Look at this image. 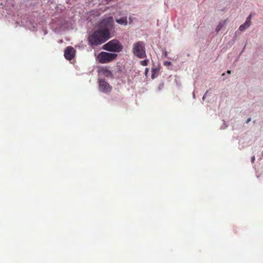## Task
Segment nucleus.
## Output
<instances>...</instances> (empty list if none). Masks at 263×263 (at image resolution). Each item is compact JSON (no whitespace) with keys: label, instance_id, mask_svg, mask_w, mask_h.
I'll return each mask as SVG.
<instances>
[{"label":"nucleus","instance_id":"obj_17","mask_svg":"<svg viewBox=\"0 0 263 263\" xmlns=\"http://www.w3.org/2000/svg\"><path fill=\"white\" fill-rule=\"evenodd\" d=\"M205 96V94H204V96H203V99H204Z\"/></svg>","mask_w":263,"mask_h":263},{"label":"nucleus","instance_id":"obj_12","mask_svg":"<svg viewBox=\"0 0 263 263\" xmlns=\"http://www.w3.org/2000/svg\"><path fill=\"white\" fill-rule=\"evenodd\" d=\"M155 71V69H152V77L153 79H154L155 78V73H154Z\"/></svg>","mask_w":263,"mask_h":263},{"label":"nucleus","instance_id":"obj_16","mask_svg":"<svg viewBox=\"0 0 263 263\" xmlns=\"http://www.w3.org/2000/svg\"><path fill=\"white\" fill-rule=\"evenodd\" d=\"M147 71H148V69H147V68H146V69H145V72H147Z\"/></svg>","mask_w":263,"mask_h":263},{"label":"nucleus","instance_id":"obj_2","mask_svg":"<svg viewBox=\"0 0 263 263\" xmlns=\"http://www.w3.org/2000/svg\"><path fill=\"white\" fill-rule=\"evenodd\" d=\"M133 54L140 59L146 57L145 44L143 41H139L133 44Z\"/></svg>","mask_w":263,"mask_h":263},{"label":"nucleus","instance_id":"obj_7","mask_svg":"<svg viewBox=\"0 0 263 263\" xmlns=\"http://www.w3.org/2000/svg\"><path fill=\"white\" fill-rule=\"evenodd\" d=\"M251 14H250L248 17L247 18L246 22L241 25L239 28V29L241 31H243L245 30L247 28H248L251 24Z\"/></svg>","mask_w":263,"mask_h":263},{"label":"nucleus","instance_id":"obj_13","mask_svg":"<svg viewBox=\"0 0 263 263\" xmlns=\"http://www.w3.org/2000/svg\"><path fill=\"white\" fill-rule=\"evenodd\" d=\"M251 120V118H249L247 119V121H246V123H249Z\"/></svg>","mask_w":263,"mask_h":263},{"label":"nucleus","instance_id":"obj_3","mask_svg":"<svg viewBox=\"0 0 263 263\" xmlns=\"http://www.w3.org/2000/svg\"><path fill=\"white\" fill-rule=\"evenodd\" d=\"M102 49L111 52H119L122 50L123 46L118 40L114 39L104 44Z\"/></svg>","mask_w":263,"mask_h":263},{"label":"nucleus","instance_id":"obj_4","mask_svg":"<svg viewBox=\"0 0 263 263\" xmlns=\"http://www.w3.org/2000/svg\"><path fill=\"white\" fill-rule=\"evenodd\" d=\"M117 57V54L101 51L97 55V60L99 63L105 64L111 62Z\"/></svg>","mask_w":263,"mask_h":263},{"label":"nucleus","instance_id":"obj_8","mask_svg":"<svg viewBox=\"0 0 263 263\" xmlns=\"http://www.w3.org/2000/svg\"><path fill=\"white\" fill-rule=\"evenodd\" d=\"M100 73L106 77H111L112 76L111 72L107 68L103 67L99 71Z\"/></svg>","mask_w":263,"mask_h":263},{"label":"nucleus","instance_id":"obj_10","mask_svg":"<svg viewBox=\"0 0 263 263\" xmlns=\"http://www.w3.org/2000/svg\"><path fill=\"white\" fill-rule=\"evenodd\" d=\"M226 22V20H225L224 21H221L219 23L218 25H217V26L216 27V31L217 32H218L221 29V28L224 26V25H225Z\"/></svg>","mask_w":263,"mask_h":263},{"label":"nucleus","instance_id":"obj_6","mask_svg":"<svg viewBox=\"0 0 263 263\" xmlns=\"http://www.w3.org/2000/svg\"><path fill=\"white\" fill-rule=\"evenodd\" d=\"M76 50L71 46L67 47L64 52V57L68 60H72L75 55Z\"/></svg>","mask_w":263,"mask_h":263},{"label":"nucleus","instance_id":"obj_11","mask_svg":"<svg viewBox=\"0 0 263 263\" xmlns=\"http://www.w3.org/2000/svg\"><path fill=\"white\" fill-rule=\"evenodd\" d=\"M148 60H144L140 61V64L141 65L145 66L148 64Z\"/></svg>","mask_w":263,"mask_h":263},{"label":"nucleus","instance_id":"obj_5","mask_svg":"<svg viewBox=\"0 0 263 263\" xmlns=\"http://www.w3.org/2000/svg\"><path fill=\"white\" fill-rule=\"evenodd\" d=\"M99 89L100 91L108 93L111 90L112 87L104 80H99Z\"/></svg>","mask_w":263,"mask_h":263},{"label":"nucleus","instance_id":"obj_9","mask_svg":"<svg viewBox=\"0 0 263 263\" xmlns=\"http://www.w3.org/2000/svg\"><path fill=\"white\" fill-rule=\"evenodd\" d=\"M116 22L121 25H126L127 24V20L126 17H121L119 19H117Z\"/></svg>","mask_w":263,"mask_h":263},{"label":"nucleus","instance_id":"obj_15","mask_svg":"<svg viewBox=\"0 0 263 263\" xmlns=\"http://www.w3.org/2000/svg\"><path fill=\"white\" fill-rule=\"evenodd\" d=\"M227 73H229V74L231 73V71L230 70H228L227 71Z\"/></svg>","mask_w":263,"mask_h":263},{"label":"nucleus","instance_id":"obj_14","mask_svg":"<svg viewBox=\"0 0 263 263\" xmlns=\"http://www.w3.org/2000/svg\"><path fill=\"white\" fill-rule=\"evenodd\" d=\"M254 160H255V158H254V157H252V162H253V161H254Z\"/></svg>","mask_w":263,"mask_h":263},{"label":"nucleus","instance_id":"obj_1","mask_svg":"<svg viewBox=\"0 0 263 263\" xmlns=\"http://www.w3.org/2000/svg\"><path fill=\"white\" fill-rule=\"evenodd\" d=\"M112 17L103 19L99 24L98 29L88 36L89 44L98 46L105 43L110 37V31L113 28Z\"/></svg>","mask_w":263,"mask_h":263}]
</instances>
